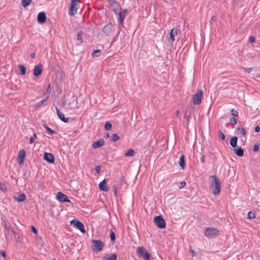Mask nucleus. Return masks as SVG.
<instances>
[{
	"label": "nucleus",
	"instance_id": "1",
	"mask_svg": "<svg viewBox=\"0 0 260 260\" xmlns=\"http://www.w3.org/2000/svg\"><path fill=\"white\" fill-rule=\"evenodd\" d=\"M209 187L214 195L219 194L221 188V182L216 175H212L209 178Z\"/></svg>",
	"mask_w": 260,
	"mask_h": 260
},
{
	"label": "nucleus",
	"instance_id": "2",
	"mask_svg": "<svg viewBox=\"0 0 260 260\" xmlns=\"http://www.w3.org/2000/svg\"><path fill=\"white\" fill-rule=\"evenodd\" d=\"M205 236L208 238H214L219 235V230L213 227H208L204 232Z\"/></svg>",
	"mask_w": 260,
	"mask_h": 260
},
{
	"label": "nucleus",
	"instance_id": "3",
	"mask_svg": "<svg viewBox=\"0 0 260 260\" xmlns=\"http://www.w3.org/2000/svg\"><path fill=\"white\" fill-rule=\"evenodd\" d=\"M80 3V0H71L70 6L69 8V14L71 16L74 15L79 8L78 3Z\"/></svg>",
	"mask_w": 260,
	"mask_h": 260
},
{
	"label": "nucleus",
	"instance_id": "4",
	"mask_svg": "<svg viewBox=\"0 0 260 260\" xmlns=\"http://www.w3.org/2000/svg\"><path fill=\"white\" fill-rule=\"evenodd\" d=\"M61 103L60 107H65L66 108H74L77 107V100L74 99H67Z\"/></svg>",
	"mask_w": 260,
	"mask_h": 260
},
{
	"label": "nucleus",
	"instance_id": "5",
	"mask_svg": "<svg viewBox=\"0 0 260 260\" xmlns=\"http://www.w3.org/2000/svg\"><path fill=\"white\" fill-rule=\"evenodd\" d=\"M92 243L93 245L92 249L93 251L99 252L103 250L104 244L101 240H93Z\"/></svg>",
	"mask_w": 260,
	"mask_h": 260
},
{
	"label": "nucleus",
	"instance_id": "6",
	"mask_svg": "<svg viewBox=\"0 0 260 260\" xmlns=\"http://www.w3.org/2000/svg\"><path fill=\"white\" fill-rule=\"evenodd\" d=\"M137 253L140 257L143 258L144 260H150L149 253L144 247H138L137 249Z\"/></svg>",
	"mask_w": 260,
	"mask_h": 260
},
{
	"label": "nucleus",
	"instance_id": "7",
	"mask_svg": "<svg viewBox=\"0 0 260 260\" xmlns=\"http://www.w3.org/2000/svg\"><path fill=\"white\" fill-rule=\"evenodd\" d=\"M153 221L158 228L164 229L166 226V221L161 216H155Z\"/></svg>",
	"mask_w": 260,
	"mask_h": 260
},
{
	"label": "nucleus",
	"instance_id": "8",
	"mask_svg": "<svg viewBox=\"0 0 260 260\" xmlns=\"http://www.w3.org/2000/svg\"><path fill=\"white\" fill-rule=\"evenodd\" d=\"M70 223L73 225L75 228L79 229L82 233L84 234L86 232L84 224L80 221L77 220H72L70 221Z\"/></svg>",
	"mask_w": 260,
	"mask_h": 260
},
{
	"label": "nucleus",
	"instance_id": "9",
	"mask_svg": "<svg viewBox=\"0 0 260 260\" xmlns=\"http://www.w3.org/2000/svg\"><path fill=\"white\" fill-rule=\"evenodd\" d=\"M127 13V10H123L122 11H120L118 14V21L122 26H123V22L126 16Z\"/></svg>",
	"mask_w": 260,
	"mask_h": 260
},
{
	"label": "nucleus",
	"instance_id": "10",
	"mask_svg": "<svg viewBox=\"0 0 260 260\" xmlns=\"http://www.w3.org/2000/svg\"><path fill=\"white\" fill-rule=\"evenodd\" d=\"M113 30V25L112 23H108L107 24L103 29V31L104 34L107 36H110L111 34L112 33Z\"/></svg>",
	"mask_w": 260,
	"mask_h": 260
},
{
	"label": "nucleus",
	"instance_id": "11",
	"mask_svg": "<svg viewBox=\"0 0 260 260\" xmlns=\"http://www.w3.org/2000/svg\"><path fill=\"white\" fill-rule=\"evenodd\" d=\"M56 199L60 202H70V200L68 198V197L64 193L58 192L56 195Z\"/></svg>",
	"mask_w": 260,
	"mask_h": 260
},
{
	"label": "nucleus",
	"instance_id": "12",
	"mask_svg": "<svg viewBox=\"0 0 260 260\" xmlns=\"http://www.w3.org/2000/svg\"><path fill=\"white\" fill-rule=\"evenodd\" d=\"M236 133L238 135H241L245 137L244 139L241 140L243 143L245 144L246 141V138L245 137L246 135V132L245 129L243 127H238L236 130Z\"/></svg>",
	"mask_w": 260,
	"mask_h": 260
},
{
	"label": "nucleus",
	"instance_id": "13",
	"mask_svg": "<svg viewBox=\"0 0 260 260\" xmlns=\"http://www.w3.org/2000/svg\"><path fill=\"white\" fill-rule=\"evenodd\" d=\"M25 151L23 149L20 150L19 151L17 156V161L19 165H21L23 164L25 157Z\"/></svg>",
	"mask_w": 260,
	"mask_h": 260
},
{
	"label": "nucleus",
	"instance_id": "14",
	"mask_svg": "<svg viewBox=\"0 0 260 260\" xmlns=\"http://www.w3.org/2000/svg\"><path fill=\"white\" fill-rule=\"evenodd\" d=\"M14 200L18 202H22L26 199V196L24 193L18 192L13 196Z\"/></svg>",
	"mask_w": 260,
	"mask_h": 260
},
{
	"label": "nucleus",
	"instance_id": "15",
	"mask_svg": "<svg viewBox=\"0 0 260 260\" xmlns=\"http://www.w3.org/2000/svg\"><path fill=\"white\" fill-rule=\"evenodd\" d=\"M44 159L49 163H53L54 162V157L51 153L45 152L44 153Z\"/></svg>",
	"mask_w": 260,
	"mask_h": 260
},
{
	"label": "nucleus",
	"instance_id": "16",
	"mask_svg": "<svg viewBox=\"0 0 260 260\" xmlns=\"http://www.w3.org/2000/svg\"><path fill=\"white\" fill-rule=\"evenodd\" d=\"M178 32V29L176 28H173L172 29L170 32V40L171 41V43L175 41V37L177 35Z\"/></svg>",
	"mask_w": 260,
	"mask_h": 260
},
{
	"label": "nucleus",
	"instance_id": "17",
	"mask_svg": "<svg viewBox=\"0 0 260 260\" xmlns=\"http://www.w3.org/2000/svg\"><path fill=\"white\" fill-rule=\"evenodd\" d=\"M43 66L41 63H39L36 66L34 70L33 74L35 76H38L40 75L42 71Z\"/></svg>",
	"mask_w": 260,
	"mask_h": 260
},
{
	"label": "nucleus",
	"instance_id": "18",
	"mask_svg": "<svg viewBox=\"0 0 260 260\" xmlns=\"http://www.w3.org/2000/svg\"><path fill=\"white\" fill-rule=\"evenodd\" d=\"M37 20L39 23H45L46 20V14L43 12H40L38 15Z\"/></svg>",
	"mask_w": 260,
	"mask_h": 260
},
{
	"label": "nucleus",
	"instance_id": "19",
	"mask_svg": "<svg viewBox=\"0 0 260 260\" xmlns=\"http://www.w3.org/2000/svg\"><path fill=\"white\" fill-rule=\"evenodd\" d=\"M105 144V141L103 139H100L98 141L94 142L92 144V147L96 149L103 146Z\"/></svg>",
	"mask_w": 260,
	"mask_h": 260
},
{
	"label": "nucleus",
	"instance_id": "20",
	"mask_svg": "<svg viewBox=\"0 0 260 260\" xmlns=\"http://www.w3.org/2000/svg\"><path fill=\"white\" fill-rule=\"evenodd\" d=\"M56 109L59 118L64 122L68 123L69 122V119L64 117V114L59 111L57 106L56 107Z\"/></svg>",
	"mask_w": 260,
	"mask_h": 260
},
{
	"label": "nucleus",
	"instance_id": "21",
	"mask_svg": "<svg viewBox=\"0 0 260 260\" xmlns=\"http://www.w3.org/2000/svg\"><path fill=\"white\" fill-rule=\"evenodd\" d=\"M99 188L103 191H108L109 190V188L107 186V182L105 179L99 183Z\"/></svg>",
	"mask_w": 260,
	"mask_h": 260
},
{
	"label": "nucleus",
	"instance_id": "22",
	"mask_svg": "<svg viewBox=\"0 0 260 260\" xmlns=\"http://www.w3.org/2000/svg\"><path fill=\"white\" fill-rule=\"evenodd\" d=\"M117 255L116 254H108L105 255L102 260H116Z\"/></svg>",
	"mask_w": 260,
	"mask_h": 260
},
{
	"label": "nucleus",
	"instance_id": "23",
	"mask_svg": "<svg viewBox=\"0 0 260 260\" xmlns=\"http://www.w3.org/2000/svg\"><path fill=\"white\" fill-rule=\"evenodd\" d=\"M234 153L238 156L241 157L244 155L243 150L240 148H235L234 149Z\"/></svg>",
	"mask_w": 260,
	"mask_h": 260
},
{
	"label": "nucleus",
	"instance_id": "24",
	"mask_svg": "<svg viewBox=\"0 0 260 260\" xmlns=\"http://www.w3.org/2000/svg\"><path fill=\"white\" fill-rule=\"evenodd\" d=\"M18 69L19 70V74L20 75H24L26 74V69L24 66L21 64L18 65Z\"/></svg>",
	"mask_w": 260,
	"mask_h": 260
},
{
	"label": "nucleus",
	"instance_id": "25",
	"mask_svg": "<svg viewBox=\"0 0 260 260\" xmlns=\"http://www.w3.org/2000/svg\"><path fill=\"white\" fill-rule=\"evenodd\" d=\"M237 141H238L237 137H234L232 138L230 140V145L232 147L236 148L237 147Z\"/></svg>",
	"mask_w": 260,
	"mask_h": 260
},
{
	"label": "nucleus",
	"instance_id": "26",
	"mask_svg": "<svg viewBox=\"0 0 260 260\" xmlns=\"http://www.w3.org/2000/svg\"><path fill=\"white\" fill-rule=\"evenodd\" d=\"M135 154H136V152L134 149H129L125 152L124 155L125 156H128V157L134 156H135Z\"/></svg>",
	"mask_w": 260,
	"mask_h": 260
},
{
	"label": "nucleus",
	"instance_id": "27",
	"mask_svg": "<svg viewBox=\"0 0 260 260\" xmlns=\"http://www.w3.org/2000/svg\"><path fill=\"white\" fill-rule=\"evenodd\" d=\"M51 92V84H49L46 89L45 91L44 92V96L46 98H48L49 94Z\"/></svg>",
	"mask_w": 260,
	"mask_h": 260
},
{
	"label": "nucleus",
	"instance_id": "28",
	"mask_svg": "<svg viewBox=\"0 0 260 260\" xmlns=\"http://www.w3.org/2000/svg\"><path fill=\"white\" fill-rule=\"evenodd\" d=\"M179 164L182 169L184 168V167H185L184 155L182 154L180 155Z\"/></svg>",
	"mask_w": 260,
	"mask_h": 260
},
{
	"label": "nucleus",
	"instance_id": "29",
	"mask_svg": "<svg viewBox=\"0 0 260 260\" xmlns=\"http://www.w3.org/2000/svg\"><path fill=\"white\" fill-rule=\"evenodd\" d=\"M101 53V50H95L92 53V56L93 58L98 57Z\"/></svg>",
	"mask_w": 260,
	"mask_h": 260
},
{
	"label": "nucleus",
	"instance_id": "30",
	"mask_svg": "<svg viewBox=\"0 0 260 260\" xmlns=\"http://www.w3.org/2000/svg\"><path fill=\"white\" fill-rule=\"evenodd\" d=\"M82 36V31H79L78 33V38H77L78 41H79V43L77 44L78 45H80L83 42Z\"/></svg>",
	"mask_w": 260,
	"mask_h": 260
},
{
	"label": "nucleus",
	"instance_id": "31",
	"mask_svg": "<svg viewBox=\"0 0 260 260\" xmlns=\"http://www.w3.org/2000/svg\"><path fill=\"white\" fill-rule=\"evenodd\" d=\"M31 0H22V5L23 7H26L30 4Z\"/></svg>",
	"mask_w": 260,
	"mask_h": 260
},
{
	"label": "nucleus",
	"instance_id": "32",
	"mask_svg": "<svg viewBox=\"0 0 260 260\" xmlns=\"http://www.w3.org/2000/svg\"><path fill=\"white\" fill-rule=\"evenodd\" d=\"M0 190L5 192L7 191V187L6 185L2 182H0Z\"/></svg>",
	"mask_w": 260,
	"mask_h": 260
},
{
	"label": "nucleus",
	"instance_id": "33",
	"mask_svg": "<svg viewBox=\"0 0 260 260\" xmlns=\"http://www.w3.org/2000/svg\"><path fill=\"white\" fill-rule=\"evenodd\" d=\"M112 125L110 122H106L105 124V129L107 131H109L112 128Z\"/></svg>",
	"mask_w": 260,
	"mask_h": 260
},
{
	"label": "nucleus",
	"instance_id": "34",
	"mask_svg": "<svg viewBox=\"0 0 260 260\" xmlns=\"http://www.w3.org/2000/svg\"><path fill=\"white\" fill-rule=\"evenodd\" d=\"M112 141L113 142H116L119 140L120 137L116 134H113L112 135Z\"/></svg>",
	"mask_w": 260,
	"mask_h": 260
},
{
	"label": "nucleus",
	"instance_id": "35",
	"mask_svg": "<svg viewBox=\"0 0 260 260\" xmlns=\"http://www.w3.org/2000/svg\"><path fill=\"white\" fill-rule=\"evenodd\" d=\"M202 91L199 90L196 93H195L193 95V98H201L202 96Z\"/></svg>",
	"mask_w": 260,
	"mask_h": 260
},
{
	"label": "nucleus",
	"instance_id": "36",
	"mask_svg": "<svg viewBox=\"0 0 260 260\" xmlns=\"http://www.w3.org/2000/svg\"><path fill=\"white\" fill-rule=\"evenodd\" d=\"M255 217V215L254 212L251 211L249 212L248 213V218L250 219H254Z\"/></svg>",
	"mask_w": 260,
	"mask_h": 260
},
{
	"label": "nucleus",
	"instance_id": "37",
	"mask_svg": "<svg viewBox=\"0 0 260 260\" xmlns=\"http://www.w3.org/2000/svg\"><path fill=\"white\" fill-rule=\"evenodd\" d=\"M36 139H37V136L35 133H34V137L30 138L29 139V143L30 144L33 143Z\"/></svg>",
	"mask_w": 260,
	"mask_h": 260
},
{
	"label": "nucleus",
	"instance_id": "38",
	"mask_svg": "<svg viewBox=\"0 0 260 260\" xmlns=\"http://www.w3.org/2000/svg\"><path fill=\"white\" fill-rule=\"evenodd\" d=\"M44 127H45V128L46 129V130L48 132V133L50 134H53L55 133V132L54 131H53L52 129H51L50 128H49V127H48L47 125H44Z\"/></svg>",
	"mask_w": 260,
	"mask_h": 260
},
{
	"label": "nucleus",
	"instance_id": "39",
	"mask_svg": "<svg viewBox=\"0 0 260 260\" xmlns=\"http://www.w3.org/2000/svg\"><path fill=\"white\" fill-rule=\"evenodd\" d=\"M202 102L201 99H193V103L194 104L199 105Z\"/></svg>",
	"mask_w": 260,
	"mask_h": 260
},
{
	"label": "nucleus",
	"instance_id": "40",
	"mask_svg": "<svg viewBox=\"0 0 260 260\" xmlns=\"http://www.w3.org/2000/svg\"><path fill=\"white\" fill-rule=\"evenodd\" d=\"M230 121L231 124L232 125H236L237 124V120L234 117L231 118Z\"/></svg>",
	"mask_w": 260,
	"mask_h": 260
},
{
	"label": "nucleus",
	"instance_id": "41",
	"mask_svg": "<svg viewBox=\"0 0 260 260\" xmlns=\"http://www.w3.org/2000/svg\"><path fill=\"white\" fill-rule=\"evenodd\" d=\"M110 238H111V240L112 241H114L115 239V234H114V232L113 231H111V232H110Z\"/></svg>",
	"mask_w": 260,
	"mask_h": 260
},
{
	"label": "nucleus",
	"instance_id": "42",
	"mask_svg": "<svg viewBox=\"0 0 260 260\" xmlns=\"http://www.w3.org/2000/svg\"><path fill=\"white\" fill-rule=\"evenodd\" d=\"M259 149V145L258 144H255L254 147H253V150L254 152H256Z\"/></svg>",
	"mask_w": 260,
	"mask_h": 260
},
{
	"label": "nucleus",
	"instance_id": "43",
	"mask_svg": "<svg viewBox=\"0 0 260 260\" xmlns=\"http://www.w3.org/2000/svg\"><path fill=\"white\" fill-rule=\"evenodd\" d=\"M232 114L234 116H238V112L237 110H235L234 109H232L231 110Z\"/></svg>",
	"mask_w": 260,
	"mask_h": 260
},
{
	"label": "nucleus",
	"instance_id": "44",
	"mask_svg": "<svg viewBox=\"0 0 260 260\" xmlns=\"http://www.w3.org/2000/svg\"><path fill=\"white\" fill-rule=\"evenodd\" d=\"M186 185V182L185 181H181L179 183V187L180 188L184 187Z\"/></svg>",
	"mask_w": 260,
	"mask_h": 260
},
{
	"label": "nucleus",
	"instance_id": "45",
	"mask_svg": "<svg viewBox=\"0 0 260 260\" xmlns=\"http://www.w3.org/2000/svg\"><path fill=\"white\" fill-rule=\"evenodd\" d=\"M219 137L222 140H224L225 138L224 135L222 132L219 133Z\"/></svg>",
	"mask_w": 260,
	"mask_h": 260
},
{
	"label": "nucleus",
	"instance_id": "46",
	"mask_svg": "<svg viewBox=\"0 0 260 260\" xmlns=\"http://www.w3.org/2000/svg\"><path fill=\"white\" fill-rule=\"evenodd\" d=\"M255 41V38L253 36H250L249 37V42L250 43H253Z\"/></svg>",
	"mask_w": 260,
	"mask_h": 260
},
{
	"label": "nucleus",
	"instance_id": "47",
	"mask_svg": "<svg viewBox=\"0 0 260 260\" xmlns=\"http://www.w3.org/2000/svg\"><path fill=\"white\" fill-rule=\"evenodd\" d=\"M114 188V193L115 196H117V187L115 186H113Z\"/></svg>",
	"mask_w": 260,
	"mask_h": 260
},
{
	"label": "nucleus",
	"instance_id": "48",
	"mask_svg": "<svg viewBox=\"0 0 260 260\" xmlns=\"http://www.w3.org/2000/svg\"><path fill=\"white\" fill-rule=\"evenodd\" d=\"M31 232L34 233L35 234H37V230L35 228V226H31Z\"/></svg>",
	"mask_w": 260,
	"mask_h": 260
},
{
	"label": "nucleus",
	"instance_id": "49",
	"mask_svg": "<svg viewBox=\"0 0 260 260\" xmlns=\"http://www.w3.org/2000/svg\"><path fill=\"white\" fill-rule=\"evenodd\" d=\"M245 71L247 72L248 73H250L252 71V68H248L246 69H245Z\"/></svg>",
	"mask_w": 260,
	"mask_h": 260
},
{
	"label": "nucleus",
	"instance_id": "50",
	"mask_svg": "<svg viewBox=\"0 0 260 260\" xmlns=\"http://www.w3.org/2000/svg\"><path fill=\"white\" fill-rule=\"evenodd\" d=\"M255 132H259L260 131V127L259 126H256L255 127Z\"/></svg>",
	"mask_w": 260,
	"mask_h": 260
},
{
	"label": "nucleus",
	"instance_id": "51",
	"mask_svg": "<svg viewBox=\"0 0 260 260\" xmlns=\"http://www.w3.org/2000/svg\"><path fill=\"white\" fill-rule=\"evenodd\" d=\"M205 156L203 155L201 158V160L202 162L204 163L205 162Z\"/></svg>",
	"mask_w": 260,
	"mask_h": 260
},
{
	"label": "nucleus",
	"instance_id": "52",
	"mask_svg": "<svg viewBox=\"0 0 260 260\" xmlns=\"http://www.w3.org/2000/svg\"><path fill=\"white\" fill-rule=\"evenodd\" d=\"M100 171H101V168L100 167H97L96 168H95V171L99 173L100 172Z\"/></svg>",
	"mask_w": 260,
	"mask_h": 260
},
{
	"label": "nucleus",
	"instance_id": "53",
	"mask_svg": "<svg viewBox=\"0 0 260 260\" xmlns=\"http://www.w3.org/2000/svg\"><path fill=\"white\" fill-rule=\"evenodd\" d=\"M189 251H190V253H191V255H192V256H194V251H193V250H192V249H190Z\"/></svg>",
	"mask_w": 260,
	"mask_h": 260
},
{
	"label": "nucleus",
	"instance_id": "54",
	"mask_svg": "<svg viewBox=\"0 0 260 260\" xmlns=\"http://www.w3.org/2000/svg\"><path fill=\"white\" fill-rule=\"evenodd\" d=\"M45 101L44 100H42L40 102H39L38 103V107H40L41 106V104H43V102H44Z\"/></svg>",
	"mask_w": 260,
	"mask_h": 260
},
{
	"label": "nucleus",
	"instance_id": "55",
	"mask_svg": "<svg viewBox=\"0 0 260 260\" xmlns=\"http://www.w3.org/2000/svg\"><path fill=\"white\" fill-rule=\"evenodd\" d=\"M35 53L33 52V53H31V54H30V56L31 58H35Z\"/></svg>",
	"mask_w": 260,
	"mask_h": 260
},
{
	"label": "nucleus",
	"instance_id": "56",
	"mask_svg": "<svg viewBox=\"0 0 260 260\" xmlns=\"http://www.w3.org/2000/svg\"><path fill=\"white\" fill-rule=\"evenodd\" d=\"M1 255L4 257H6V253L4 251H2L1 252Z\"/></svg>",
	"mask_w": 260,
	"mask_h": 260
},
{
	"label": "nucleus",
	"instance_id": "57",
	"mask_svg": "<svg viewBox=\"0 0 260 260\" xmlns=\"http://www.w3.org/2000/svg\"><path fill=\"white\" fill-rule=\"evenodd\" d=\"M119 34V31H118V32H117V35H116V36L115 37V38H114V40H115L116 38L118 36Z\"/></svg>",
	"mask_w": 260,
	"mask_h": 260
},
{
	"label": "nucleus",
	"instance_id": "58",
	"mask_svg": "<svg viewBox=\"0 0 260 260\" xmlns=\"http://www.w3.org/2000/svg\"><path fill=\"white\" fill-rule=\"evenodd\" d=\"M215 19V16H213L211 18V21H213Z\"/></svg>",
	"mask_w": 260,
	"mask_h": 260
},
{
	"label": "nucleus",
	"instance_id": "59",
	"mask_svg": "<svg viewBox=\"0 0 260 260\" xmlns=\"http://www.w3.org/2000/svg\"><path fill=\"white\" fill-rule=\"evenodd\" d=\"M79 133V132H78V131H74V133H74V134H77V133Z\"/></svg>",
	"mask_w": 260,
	"mask_h": 260
},
{
	"label": "nucleus",
	"instance_id": "60",
	"mask_svg": "<svg viewBox=\"0 0 260 260\" xmlns=\"http://www.w3.org/2000/svg\"><path fill=\"white\" fill-rule=\"evenodd\" d=\"M109 137V134H107V137Z\"/></svg>",
	"mask_w": 260,
	"mask_h": 260
},
{
	"label": "nucleus",
	"instance_id": "61",
	"mask_svg": "<svg viewBox=\"0 0 260 260\" xmlns=\"http://www.w3.org/2000/svg\"><path fill=\"white\" fill-rule=\"evenodd\" d=\"M108 1H109V2H111V1H112L113 0H108Z\"/></svg>",
	"mask_w": 260,
	"mask_h": 260
}]
</instances>
